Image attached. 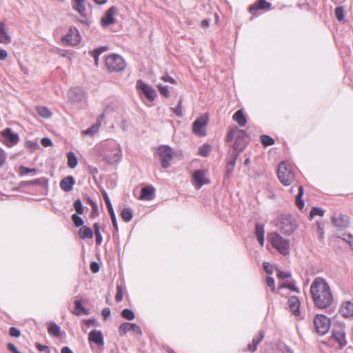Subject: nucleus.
Masks as SVG:
<instances>
[{"label":"nucleus","mask_w":353,"mask_h":353,"mask_svg":"<svg viewBox=\"0 0 353 353\" xmlns=\"http://www.w3.org/2000/svg\"><path fill=\"white\" fill-rule=\"evenodd\" d=\"M310 293L314 306L319 309H325L333 302L331 289L325 279L316 277L310 285Z\"/></svg>","instance_id":"1"},{"label":"nucleus","mask_w":353,"mask_h":353,"mask_svg":"<svg viewBox=\"0 0 353 353\" xmlns=\"http://www.w3.org/2000/svg\"><path fill=\"white\" fill-rule=\"evenodd\" d=\"M98 152L103 159L109 164H117L122 159L121 146L114 140L102 142L98 146Z\"/></svg>","instance_id":"2"},{"label":"nucleus","mask_w":353,"mask_h":353,"mask_svg":"<svg viewBox=\"0 0 353 353\" xmlns=\"http://www.w3.org/2000/svg\"><path fill=\"white\" fill-rule=\"evenodd\" d=\"M228 142L234 141L233 148L237 151V155L242 152L248 143V135L247 132L236 126L231 127L226 137Z\"/></svg>","instance_id":"3"},{"label":"nucleus","mask_w":353,"mask_h":353,"mask_svg":"<svg viewBox=\"0 0 353 353\" xmlns=\"http://www.w3.org/2000/svg\"><path fill=\"white\" fill-rule=\"evenodd\" d=\"M267 239L271 245L283 256L290 253V241L283 238L279 233L271 232L268 234Z\"/></svg>","instance_id":"4"},{"label":"nucleus","mask_w":353,"mask_h":353,"mask_svg":"<svg viewBox=\"0 0 353 353\" xmlns=\"http://www.w3.org/2000/svg\"><path fill=\"white\" fill-rule=\"evenodd\" d=\"M277 176L280 182L285 186L290 185L295 179L292 166L285 161H282L279 163Z\"/></svg>","instance_id":"5"},{"label":"nucleus","mask_w":353,"mask_h":353,"mask_svg":"<svg viewBox=\"0 0 353 353\" xmlns=\"http://www.w3.org/2000/svg\"><path fill=\"white\" fill-rule=\"evenodd\" d=\"M105 65L108 70L112 71H122L125 68L126 63L125 60L118 54H112L107 57Z\"/></svg>","instance_id":"6"},{"label":"nucleus","mask_w":353,"mask_h":353,"mask_svg":"<svg viewBox=\"0 0 353 353\" xmlns=\"http://www.w3.org/2000/svg\"><path fill=\"white\" fill-rule=\"evenodd\" d=\"M314 325L316 332L323 336L330 328V320L325 315L318 314L314 319Z\"/></svg>","instance_id":"7"},{"label":"nucleus","mask_w":353,"mask_h":353,"mask_svg":"<svg viewBox=\"0 0 353 353\" xmlns=\"http://www.w3.org/2000/svg\"><path fill=\"white\" fill-rule=\"evenodd\" d=\"M158 154L159 156L162 167L168 168L171 165V161L173 159V150L168 145H162L158 148Z\"/></svg>","instance_id":"8"},{"label":"nucleus","mask_w":353,"mask_h":353,"mask_svg":"<svg viewBox=\"0 0 353 353\" xmlns=\"http://www.w3.org/2000/svg\"><path fill=\"white\" fill-rule=\"evenodd\" d=\"M0 140L8 147H12L19 141V135L14 133L11 128H6L0 133Z\"/></svg>","instance_id":"9"},{"label":"nucleus","mask_w":353,"mask_h":353,"mask_svg":"<svg viewBox=\"0 0 353 353\" xmlns=\"http://www.w3.org/2000/svg\"><path fill=\"white\" fill-rule=\"evenodd\" d=\"M136 87L138 90L142 91L145 97L150 101H153L156 99L157 94L155 89L143 80L139 79L137 81Z\"/></svg>","instance_id":"10"},{"label":"nucleus","mask_w":353,"mask_h":353,"mask_svg":"<svg viewBox=\"0 0 353 353\" xmlns=\"http://www.w3.org/2000/svg\"><path fill=\"white\" fill-rule=\"evenodd\" d=\"M279 229L283 234L290 235L294 232L297 225L296 221L291 217H283L279 224Z\"/></svg>","instance_id":"11"},{"label":"nucleus","mask_w":353,"mask_h":353,"mask_svg":"<svg viewBox=\"0 0 353 353\" xmlns=\"http://www.w3.org/2000/svg\"><path fill=\"white\" fill-rule=\"evenodd\" d=\"M81 37L79 30L75 27H70L67 34L63 38L66 45L77 46L80 43Z\"/></svg>","instance_id":"12"},{"label":"nucleus","mask_w":353,"mask_h":353,"mask_svg":"<svg viewBox=\"0 0 353 353\" xmlns=\"http://www.w3.org/2000/svg\"><path fill=\"white\" fill-rule=\"evenodd\" d=\"M208 119L206 117H200L196 119L192 125L193 132L199 136H205V126L208 124Z\"/></svg>","instance_id":"13"},{"label":"nucleus","mask_w":353,"mask_h":353,"mask_svg":"<svg viewBox=\"0 0 353 353\" xmlns=\"http://www.w3.org/2000/svg\"><path fill=\"white\" fill-rule=\"evenodd\" d=\"M88 341L90 343H94L99 347L103 348L105 343L102 332L95 329L92 330L88 335Z\"/></svg>","instance_id":"14"},{"label":"nucleus","mask_w":353,"mask_h":353,"mask_svg":"<svg viewBox=\"0 0 353 353\" xmlns=\"http://www.w3.org/2000/svg\"><path fill=\"white\" fill-rule=\"evenodd\" d=\"M193 179L196 184V189H200L203 185L210 182L206 177V171L204 170H196L193 174Z\"/></svg>","instance_id":"15"},{"label":"nucleus","mask_w":353,"mask_h":353,"mask_svg":"<svg viewBox=\"0 0 353 353\" xmlns=\"http://www.w3.org/2000/svg\"><path fill=\"white\" fill-rule=\"evenodd\" d=\"M332 337L339 343L341 347H343L347 345L345 332L343 326H339L338 329L333 330Z\"/></svg>","instance_id":"16"},{"label":"nucleus","mask_w":353,"mask_h":353,"mask_svg":"<svg viewBox=\"0 0 353 353\" xmlns=\"http://www.w3.org/2000/svg\"><path fill=\"white\" fill-rule=\"evenodd\" d=\"M332 222L337 228H345L349 225V217L341 213H334L332 216Z\"/></svg>","instance_id":"17"},{"label":"nucleus","mask_w":353,"mask_h":353,"mask_svg":"<svg viewBox=\"0 0 353 353\" xmlns=\"http://www.w3.org/2000/svg\"><path fill=\"white\" fill-rule=\"evenodd\" d=\"M130 330L139 334L142 333L141 327L135 323H123L119 328V332L121 336L125 335Z\"/></svg>","instance_id":"18"},{"label":"nucleus","mask_w":353,"mask_h":353,"mask_svg":"<svg viewBox=\"0 0 353 353\" xmlns=\"http://www.w3.org/2000/svg\"><path fill=\"white\" fill-rule=\"evenodd\" d=\"M117 12V9L114 6L110 7L101 19V25L104 27L108 26L114 23V15Z\"/></svg>","instance_id":"19"},{"label":"nucleus","mask_w":353,"mask_h":353,"mask_svg":"<svg viewBox=\"0 0 353 353\" xmlns=\"http://www.w3.org/2000/svg\"><path fill=\"white\" fill-rule=\"evenodd\" d=\"M85 98L84 92L78 88L71 89L68 92V99L72 103L81 101Z\"/></svg>","instance_id":"20"},{"label":"nucleus","mask_w":353,"mask_h":353,"mask_svg":"<svg viewBox=\"0 0 353 353\" xmlns=\"http://www.w3.org/2000/svg\"><path fill=\"white\" fill-rule=\"evenodd\" d=\"M339 312L345 318L353 317V302L348 301L342 303Z\"/></svg>","instance_id":"21"},{"label":"nucleus","mask_w":353,"mask_h":353,"mask_svg":"<svg viewBox=\"0 0 353 353\" xmlns=\"http://www.w3.org/2000/svg\"><path fill=\"white\" fill-rule=\"evenodd\" d=\"M75 180L72 176H68L60 181V188L64 192H68L73 189Z\"/></svg>","instance_id":"22"},{"label":"nucleus","mask_w":353,"mask_h":353,"mask_svg":"<svg viewBox=\"0 0 353 353\" xmlns=\"http://www.w3.org/2000/svg\"><path fill=\"white\" fill-rule=\"evenodd\" d=\"M272 4L265 0H259L254 4L249 7V11L252 12L253 10H269L271 8Z\"/></svg>","instance_id":"23"},{"label":"nucleus","mask_w":353,"mask_h":353,"mask_svg":"<svg viewBox=\"0 0 353 353\" xmlns=\"http://www.w3.org/2000/svg\"><path fill=\"white\" fill-rule=\"evenodd\" d=\"M255 235L257 238V240L261 246L264 245V234L265 230L263 224H261L259 223H256L255 225Z\"/></svg>","instance_id":"24"},{"label":"nucleus","mask_w":353,"mask_h":353,"mask_svg":"<svg viewBox=\"0 0 353 353\" xmlns=\"http://www.w3.org/2000/svg\"><path fill=\"white\" fill-rule=\"evenodd\" d=\"M288 303L292 312L295 315L299 314L300 302L299 299L296 296H291L288 299Z\"/></svg>","instance_id":"25"},{"label":"nucleus","mask_w":353,"mask_h":353,"mask_svg":"<svg viewBox=\"0 0 353 353\" xmlns=\"http://www.w3.org/2000/svg\"><path fill=\"white\" fill-rule=\"evenodd\" d=\"M232 119L236 121L241 127H244L247 123L246 117L242 110H237L233 115Z\"/></svg>","instance_id":"26"},{"label":"nucleus","mask_w":353,"mask_h":353,"mask_svg":"<svg viewBox=\"0 0 353 353\" xmlns=\"http://www.w3.org/2000/svg\"><path fill=\"white\" fill-rule=\"evenodd\" d=\"M154 190L153 187H145L141 189L140 199L150 201L153 199Z\"/></svg>","instance_id":"27"},{"label":"nucleus","mask_w":353,"mask_h":353,"mask_svg":"<svg viewBox=\"0 0 353 353\" xmlns=\"http://www.w3.org/2000/svg\"><path fill=\"white\" fill-rule=\"evenodd\" d=\"M72 8L77 11L81 16L85 17V0H72Z\"/></svg>","instance_id":"28"},{"label":"nucleus","mask_w":353,"mask_h":353,"mask_svg":"<svg viewBox=\"0 0 353 353\" xmlns=\"http://www.w3.org/2000/svg\"><path fill=\"white\" fill-rule=\"evenodd\" d=\"M11 42V38L7 33L5 28V24L0 22V43L8 44Z\"/></svg>","instance_id":"29"},{"label":"nucleus","mask_w":353,"mask_h":353,"mask_svg":"<svg viewBox=\"0 0 353 353\" xmlns=\"http://www.w3.org/2000/svg\"><path fill=\"white\" fill-rule=\"evenodd\" d=\"M79 236L81 239H92L93 231L90 228L83 225L79 231Z\"/></svg>","instance_id":"30"},{"label":"nucleus","mask_w":353,"mask_h":353,"mask_svg":"<svg viewBox=\"0 0 353 353\" xmlns=\"http://www.w3.org/2000/svg\"><path fill=\"white\" fill-rule=\"evenodd\" d=\"M37 113L43 118H50L52 116L51 111L46 106H37L36 108Z\"/></svg>","instance_id":"31"},{"label":"nucleus","mask_w":353,"mask_h":353,"mask_svg":"<svg viewBox=\"0 0 353 353\" xmlns=\"http://www.w3.org/2000/svg\"><path fill=\"white\" fill-rule=\"evenodd\" d=\"M73 313L77 316L81 314H88L87 310L82 305L81 301L79 300H76L74 301V310Z\"/></svg>","instance_id":"32"},{"label":"nucleus","mask_w":353,"mask_h":353,"mask_svg":"<svg viewBox=\"0 0 353 353\" xmlns=\"http://www.w3.org/2000/svg\"><path fill=\"white\" fill-rule=\"evenodd\" d=\"M299 192L296 196V204L299 210H302L304 208V201L302 199V196L303 195V188L300 185L298 188Z\"/></svg>","instance_id":"33"},{"label":"nucleus","mask_w":353,"mask_h":353,"mask_svg":"<svg viewBox=\"0 0 353 353\" xmlns=\"http://www.w3.org/2000/svg\"><path fill=\"white\" fill-rule=\"evenodd\" d=\"M100 127V121L92 125L88 129L83 130L82 134L85 136H93L99 129Z\"/></svg>","instance_id":"34"},{"label":"nucleus","mask_w":353,"mask_h":353,"mask_svg":"<svg viewBox=\"0 0 353 353\" xmlns=\"http://www.w3.org/2000/svg\"><path fill=\"white\" fill-rule=\"evenodd\" d=\"M68 165L71 168H74L78 164V160L74 152H70L67 154Z\"/></svg>","instance_id":"35"},{"label":"nucleus","mask_w":353,"mask_h":353,"mask_svg":"<svg viewBox=\"0 0 353 353\" xmlns=\"http://www.w3.org/2000/svg\"><path fill=\"white\" fill-rule=\"evenodd\" d=\"M121 216L124 221L129 222L133 217L132 211L130 208H125L122 210Z\"/></svg>","instance_id":"36"},{"label":"nucleus","mask_w":353,"mask_h":353,"mask_svg":"<svg viewBox=\"0 0 353 353\" xmlns=\"http://www.w3.org/2000/svg\"><path fill=\"white\" fill-rule=\"evenodd\" d=\"M48 332L54 336H59L60 335V327L55 323H50L48 327Z\"/></svg>","instance_id":"37"},{"label":"nucleus","mask_w":353,"mask_h":353,"mask_svg":"<svg viewBox=\"0 0 353 353\" xmlns=\"http://www.w3.org/2000/svg\"><path fill=\"white\" fill-rule=\"evenodd\" d=\"M182 102L183 99L181 97L176 107L170 108L172 112L174 113L177 117H182L183 115Z\"/></svg>","instance_id":"38"},{"label":"nucleus","mask_w":353,"mask_h":353,"mask_svg":"<svg viewBox=\"0 0 353 353\" xmlns=\"http://www.w3.org/2000/svg\"><path fill=\"white\" fill-rule=\"evenodd\" d=\"M260 139L264 146H270L274 143V139L268 135H261Z\"/></svg>","instance_id":"39"},{"label":"nucleus","mask_w":353,"mask_h":353,"mask_svg":"<svg viewBox=\"0 0 353 353\" xmlns=\"http://www.w3.org/2000/svg\"><path fill=\"white\" fill-rule=\"evenodd\" d=\"M106 50H108V48L105 47V46H103V47H101L100 48H96L95 50H94L92 52V56L94 58L96 64H97V63H98V59H99V55L102 52H105Z\"/></svg>","instance_id":"40"},{"label":"nucleus","mask_w":353,"mask_h":353,"mask_svg":"<svg viewBox=\"0 0 353 353\" xmlns=\"http://www.w3.org/2000/svg\"><path fill=\"white\" fill-rule=\"evenodd\" d=\"M121 316L127 320H133L135 315L132 310L124 309L121 312Z\"/></svg>","instance_id":"41"},{"label":"nucleus","mask_w":353,"mask_h":353,"mask_svg":"<svg viewBox=\"0 0 353 353\" xmlns=\"http://www.w3.org/2000/svg\"><path fill=\"white\" fill-rule=\"evenodd\" d=\"M71 218L76 227L83 226L84 221L83 219L81 216H79L77 214H73Z\"/></svg>","instance_id":"42"},{"label":"nucleus","mask_w":353,"mask_h":353,"mask_svg":"<svg viewBox=\"0 0 353 353\" xmlns=\"http://www.w3.org/2000/svg\"><path fill=\"white\" fill-rule=\"evenodd\" d=\"M334 12L338 21H342L344 19V9L342 6L336 7Z\"/></svg>","instance_id":"43"},{"label":"nucleus","mask_w":353,"mask_h":353,"mask_svg":"<svg viewBox=\"0 0 353 353\" xmlns=\"http://www.w3.org/2000/svg\"><path fill=\"white\" fill-rule=\"evenodd\" d=\"M158 90L161 95L168 98L170 97V91L167 85H163L162 84H159L158 86Z\"/></svg>","instance_id":"44"},{"label":"nucleus","mask_w":353,"mask_h":353,"mask_svg":"<svg viewBox=\"0 0 353 353\" xmlns=\"http://www.w3.org/2000/svg\"><path fill=\"white\" fill-rule=\"evenodd\" d=\"M211 148L208 145H203L199 148V153L202 157H207L210 152Z\"/></svg>","instance_id":"45"},{"label":"nucleus","mask_w":353,"mask_h":353,"mask_svg":"<svg viewBox=\"0 0 353 353\" xmlns=\"http://www.w3.org/2000/svg\"><path fill=\"white\" fill-rule=\"evenodd\" d=\"M74 208L78 214H83V208L82 205V203L80 199H77L74 202Z\"/></svg>","instance_id":"46"},{"label":"nucleus","mask_w":353,"mask_h":353,"mask_svg":"<svg viewBox=\"0 0 353 353\" xmlns=\"http://www.w3.org/2000/svg\"><path fill=\"white\" fill-rule=\"evenodd\" d=\"M235 166V159L229 161L226 165V176L229 177L233 172Z\"/></svg>","instance_id":"47"},{"label":"nucleus","mask_w":353,"mask_h":353,"mask_svg":"<svg viewBox=\"0 0 353 353\" xmlns=\"http://www.w3.org/2000/svg\"><path fill=\"white\" fill-rule=\"evenodd\" d=\"M324 215V211L320 208H313L310 212L311 218H314L316 216H323Z\"/></svg>","instance_id":"48"},{"label":"nucleus","mask_w":353,"mask_h":353,"mask_svg":"<svg viewBox=\"0 0 353 353\" xmlns=\"http://www.w3.org/2000/svg\"><path fill=\"white\" fill-rule=\"evenodd\" d=\"M264 336V332L261 330L257 336L253 337L252 343L258 346V344L263 339Z\"/></svg>","instance_id":"49"},{"label":"nucleus","mask_w":353,"mask_h":353,"mask_svg":"<svg viewBox=\"0 0 353 353\" xmlns=\"http://www.w3.org/2000/svg\"><path fill=\"white\" fill-rule=\"evenodd\" d=\"M276 276L280 279H285L291 276V272L289 271H281L278 270Z\"/></svg>","instance_id":"50"},{"label":"nucleus","mask_w":353,"mask_h":353,"mask_svg":"<svg viewBox=\"0 0 353 353\" xmlns=\"http://www.w3.org/2000/svg\"><path fill=\"white\" fill-rule=\"evenodd\" d=\"M123 295L122 288H121V286L118 285L117 287V294L115 296L116 302L119 303V302L121 301L123 299Z\"/></svg>","instance_id":"51"},{"label":"nucleus","mask_w":353,"mask_h":353,"mask_svg":"<svg viewBox=\"0 0 353 353\" xmlns=\"http://www.w3.org/2000/svg\"><path fill=\"white\" fill-rule=\"evenodd\" d=\"M280 288H286L292 291L299 292L298 288L295 286L294 282H289L288 283H283L282 285L280 286Z\"/></svg>","instance_id":"52"},{"label":"nucleus","mask_w":353,"mask_h":353,"mask_svg":"<svg viewBox=\"0 0 353 353\" xmlns=\"http://www.w3.org/2000/svg\"><path fill=\"white\" fill-rule=\"evenodd\" d=\"M343 241L347 243L352 249H353V236L350 234H343V237L342 238Z\"/></svg>","instance_id":"53"},{"label":"nucleus","mask_w":353,"mask_h":353,"mask_svg":"<svg viewBox=\"0 0 353 353\" xmlns=\"http://www.w3.org/2000/svg\"><path fill=\"white\" fill-rule=\"evenodd\" d=\"M21 174H28L29 173H36L37 170L34 168H28L24 166L20 168Z\"/></svg>","instance_id":"54"},{"label":"nucleus","mask_w":353,"mask_h":353,"mask_svg":"<svg viewBox=\"0 0 353 353\" xmlns=\"http://www.w3.org/2000/svg\"><path fill=\"white\" fill-rule=\"evenodd\" d=\"M266 283H267L268 286L271 288V290L272 292L275 291L274 280V279L272 277L269 276H267V278H266Z\"/></svg>","instance_id":"55"},{"label":"nucleus","mask_w":353,"mask_h":353,"mask_svg":"<svg viewBox=\"0 0 353 353\" xmlns=\"http://www.w3.org/2000/svg\"><path fill=\"white\" fill-rule=\"evenodd\" d=\"M47 183H48V180L45 178L37 179H34L31 181V184H33V185H47Z\"/></svg>","instance_id":"56"},{"label":"nucleus","mask_w":353,"mask_h":353,"mask_svg":"<svg viewBox=\"0 0 353 353\" xmlns=\"http://www.w3.org/2000/svg\"><path fill=\"white\" fill-rule=\"evenodd\" d=\"M90 270L93 273L98 272L100 270L99 264L96 261L92 262L90 264Z\"/></svg>","instance_id":"57"},{"label":"nucleus","mask_w":353,"mask_h":353,"mask_svg":"<svg viewBox=\"0 0 353 353\" xmlns=\"http://www.w3.org/2000/svg\"><path fill=\"white\" fill-rule=\"evenodd\" d=\"M10 334L12 336L19 337L21 334V332L17 328H16L14 327H12L10 329Z\"/></svg>","instance_id":"58"},{"label":"nucleus","mask_w":353,"mask_h":353,"mask_svg":"<svg viewBox=\"0 0 353 353\" xmlns=\"http://www.w3.org/2000/svg\"><path fill=\"white\" fill-rule=\"evenodd\" d=\"M101 194L106 205L112 204L108 193L105 190H102Z\"/></svg>","instance_id":"59"},{"label":"nucleus","mask_w":353,"mask_h":353,"mask_svg":"<svg viewBox=\"0 0 353 353\" xmlns=\"http://www.w3.org/2000/svg\"><path fill=\"white\" fill-rule=\"evenodd\" d=\"M41 143L43 147H48L52 145V142L49 138H43L41 141Z\"/></svg>","instance_id":"60"},{"label":"nucleus","mask_w":353,"mask_h":353,"mask_svg":"<svg viewBox=\"0 0 353 353\" xmlns=\"http://www.w3.org/2000/svg\"><path fill=\"white\" fill-rule=\"evenodd\" d=\"M35 346L37 349L40 352L46 351L47 352L50 350V347L48 346L43 345L39 343H37Z\"/></svg>","instance_id":"61"},{"label":"nucleus","mask_w":353,"mask_h":353,"mask_svg":"<svg viewBox=\"0 0 353 353\" xmlns=\"http://www.w3.org/2000/svg\"><path fill=\"white\" fill-rule=\"evenodd\" d=\"M7 348L12 353H21L17 349L16 346L12 343H8L7 345Z\"/></svg>","instance_id":"62"},{"label":"nucleus","mask_w":353,"mask_h":353,"mask_svg":"<svg viewBox=\"0 0 353 353\" xmlns=\"http://www.w3.org/2000/svg\"><path fill=\"white\" fill-rule=\"evenodd\" d=\"M6 157L4 151L0 148V167L6 162Z\"/></svg>","instance_id":"63"},{"label":"nucleus","mask_w":353,"mask_h":353,"mask_svg":"<svg viewBox=\"0 0 353 353\" xmlns=\"http://www.w3.org/2000/svg\"><path fill=\"white\" fill-rule=\"evenodd\" d=\"M111 311L109 307H105L102 310V315L104 318V319H107L110 316Z\"/></svg>","instance_id":"64"}]
</instances>
